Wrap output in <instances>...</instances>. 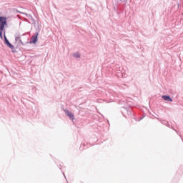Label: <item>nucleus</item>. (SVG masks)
<instances>
[{"mask_svg": "<svg viewBox=\"0 0 183 183\" xmlns=\"http://www.w3.org/2000/svg\"><path fill=\"white\" fill-rule=\"evenodd\" d=\"M6 25H7L6 17L0 16V38L1 39H4V42L6 45L11 49H14V45L9 43V41H8V39H6V36L5 35ZM2 34H4V37L2 36Z\"/></svg>", "mask_w": 183, "mask_h": 183, "instance_id": "f257e3e1", "label": "nucleus"}, {"mask_svg": "<svg viewBox=\"0 0 183 183\" xmlns=\"http://www.w3.org/2000/svg\"><path fill=\"white\" fill-rule=\"evenodd\" d=\"M38 33H36L34 36L31 37V42L32 44H36V41H38Z\"/></svg>", "mask_w": 183, "mask_h": 183, "instance_id": "f03ea898", "label": "nucleus"}, {"mask_svg": "<svg viewBox=\"0 0 183 183\" xmlns=\"http://www.w3.org/2000/svg\"><path fill=\"white\" fill-rule=\"evenodd\" d=\"M162 99H164V101H167L168 102H172V99H171V97L169 96H162Z\"/></svg>", "mask_w": 183, "mask_h": 183, "instance_id": "7ed1b4c3", "label": "nucleus"}, {"mask_svg": "<svg viewBox=\"0 0 183 183\" xmlns=\"http://www.w3.org/2000/svg\"><path fill=\"white\" fill-rule=\"evenodd\" d=\"M65 114L70 118V119H74V114L71 112H69L68 110H65Z\"/></svg>", "mask_w": 183, "mask_h": 183, "instance_id": "20e7f679", "label": "nucleus"}, {"mask_svg": "<svg viewBox=\"0 0 183 183\" xmlns=\"http://www.w3.org/2000/svg\"><path fill=\"white\" fill-rule=\"evenodd\" d=\"M73 56H74V58H79L81 54H79V53H74L73 54Z\"/></svg>", "mask_w": 183, "mask_h": 183, "instance_id": "39448f33", "label": "nucleus"}, {"mask_svg": "<svg viewBox=\"0 0 183 183\" xmlns=\"http://www.w3.org/2000/svg\"><path fill=\"white\" fill-rule=\"evenodd\" d=\"M15 40L16 41H19V42H21L22 44V41H21V36H16Z\"/></svg>", "mask_w": 183, "mask_h": 183, "instance_id": "423d86ee", "label": "nucleus"}, {"mask_svg": "<svg viewBox=\"0 0 183 183\" xmlns=\"http://www.w3.org/2000/svg\"><path fill=\"white\" fill-rule=\"evenodd\" d=\"M119 1H122V0H119Z\"/></svg>", "mask_w": 183, "mask_h": 183, "instance_id": "0eeeda50", "label": "nucleus"}]
</instances>
